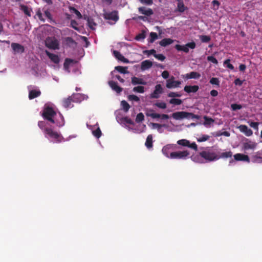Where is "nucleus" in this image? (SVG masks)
<instances>
[{"label":"nucleus","mask_w":262,"mask_h":262,"mask_svg":"<svg viewBox=\"0 0 262 262\" xmlns=\"http://www.w3.org/2000/svg\"><path fill=\"white\" fill-rule=\"evenodd\" d=\"M199 155L207 162H211L219 160L217 149H214L212 147H206L204 150L199 153Z\"/></svg>","instance_id":"nucleus-1"},{"label":"nucleus","mask_w":262,"mask_h":262,"mask_svg":"<svg viewBox=\"0 0 262 262\" xmlns=\"http://www.w3.org/2000/svg\"><path fill=\"white\" fill-rule=\"evenodd\" d=\"M44 134L45 137L50 138L54 142L60 143L63 140V138L61 134L54 131L51 128L46 129V133Z\"/></svg>","instance_id":"nucleus-2"},{"label":"nucleus","mask_w":262,"mask_h":262,"mask_svg":"<svg viewBox=\"0 0 262 262\" xmlns=\"http://www.w3.org/2000/svg\"><path fill=\"white\" fill-rule=\"evenodd\" d=\"M56 116V113L54 109L49 106H45L42 113V117L49 121L50 122H54L55 117Z\"/></svg>","instance_id":"nucleus-3"},{"label":"nucleus","mask_w":262,"mask_h":262,"mask_svg":"<svg viewBox=\"0 0 262 262\" xmlns=\"http://www.w3.org/2000/svg\"><path fill=\"white\" fill-rule=\"evenodd\" d=\"M81 97L82 96L80 94H73L71 96H69L68 98L63 100L62 105L66 108L69 107L72 102H78Z\"/></svg>","instance_id":"nucleus-4"},{"label":"nucleus","mask_w":262,"mask_h":262,"mask_svg":"<svg viewBox=\"0 0 262 262\" xmlns=\"http://www.w3.org/2000/svg\"><path fill=\"white\" fill-rule=\"evenodd\" d=\"M46 46L50 49H59V41L54 37H48L45 40Z\"/></svg>","instance_id":"nucleus-5"},{"label":"nucleus","mask_w":262,"mask_h":262,"mask_svg":"<svg viewBox=\"0 0 262 262\" xmlns=\"http://www.w3.org/2000/svg\"><path fill=\"white\" fill-rule=\"evenodd\" d=\"M196 47V44L194 41L188 42L185 45H176L175 48L179 51H183L185 53L189 52V48L191 49H194Z\"/></svg>","instance_id":"nucleus-6"},{"label":"nucleus","mask_w":262,"mask_h":262,"mask_svg":"<svg viewBox=\"0 0 262 262\" xmlns=\"http://www.w3.org/2000/svg\"><path fill=\"white\" fill-rule=\"evenodd\" d=\"M189 153L187 150L182 151L172 152L170 154V158L171 159H185L189 155Z\"/></svg>","instance_id":"nucleus-7"},{"label":"nucleus","mask_w":262,"mask_h":262,"mask_svg":"<svg viewBox=\"0 0 262 262\" xmlns=\"http://www.w3.org/2000/svg\"><path fill=\"white\" fill-rule=\"evenodd\" d=\"M163 93V90L162 85L160 84H157L155 86V90L150 95L151 99H158L160 97V94Z\"/></svg>","instance_id":"nucleus-8"},{"label":"nucleus","mask_w":262,"mask_h":262,"mask_svg":"<svg viewBox=\"0 0 262 262\" xmlns=\"http://www.w3.org/2000/svg\"><path fill=\"white\" fill-rule=\"evenodd\" d=\"M104 18L105 19L112 20L116 22L119 19L118 12L117 11H113L111 12L105 13L104 14Z\"/></svg>","instance_id":"nucleus-9"},{"label":"nucleus","mask_w":262,"mask_h":262,"mask_svg":"<svg viewBox=\"0 0 262 262\" xmlns=\"http://www.w3.org/2000/svg\"><path fill=\"white\" fill-rule=\"evenodd\" d=\"M11 47L14 54H21L25 51L24 47L19 43L13 42L11 43Z\"/></svg>","instance_id":"nucleus-10"},{"label":"nucleus","mask_w":262,"mask_h":262,"mask_svg":"<svg viewBox=\"0 0 262 262\" xmlns=\"http://www.w3.org/2000/svg\"><path fill=\"white\" fill-rule=\"evenodd\" d=\"M257 146V143L248 139H246L243 143V148L245 150L254 149Z\"/></svg>","instance_id":"nucleus-11"},{"label":"nucleus","mask_w":262,"mask_h":262,"mask_svg":"<svg viewBox=\"0 0 262 262\" xmlns=\"http://www.w3.org/2000/svg\"><path fill=\"white\" fill-rule=\"evenodd\" d=\"M53 120L54 122H52L51 123L56 124V125L58 127H61L64 125V118L60 113H59L58 115L56 114Z\"/></svg>","instance_id":"nucleus-12"},{"label":"nucleus","mask_w":262,"mask_h":262,"mask_svg":"<svg viewBox=\"0 0 262 262\" xmlns=\"http://www.w3.org/2000/svg\"><path fill=\"white\" fill-rule=\"evenodd\" d=\"M174 79V77L172 76L170 79H169L167 80L166 86L168 89L177 88L179 87V85L181 84V81H174L173 80Z\"/></svg>","instance_id":"nucleus-13"},{"label":"nucleus","mask_w":262,"mask_h":262,"mask_svg":"<svg viewBox=\"0 0 262 262\" xmlns=\"http://www.w3.org/2000/svg\"><path fill=\"white\" fill-rule=\"evenodd\" d=\"M188 112H177L172 114V117L176 120H182L188 118Z\"/></svg>","instance_id":"nucleus-14"},{"label":"nucleus","mask_w":262,"mask_h":262,"mask_svg":"<svg viewBox=\"0 0 262 262\" xmlns=\"http://www.w3.org/2000/svg\"><path fill=\"white\" fill-rule=\"evenodd\" d=\"M251 161L253 163L262 162V150H259L255 152L251 156Z\"/></svg>","instance_id":"nucleus-15"},{"label":"nucleus","mask_w":262,"mask_h":262,"mask_svg":"<svg viewBox=\"0 0 262 262\" xmlns=\"http://www.w3.org/2000/svg\"><path fill=\"white\" fill-rule=\"evenodd\" d=\"M238 128L241 132L245 134L246 136L249 137L253 134V131L246 125H240Z\"/></svg>","instance_id":"nucleus-16"},{"label":"nucleus","mask_w":262,"mask_h":262,"mask_svg":"<svg viewBox=\"0 0 262 262\" xmlns=\"http://www.w3.org/2000/svg\"><path fill=\"white\" fill-rule=\"evenodd\" d=\"M108 84L111 89L115 91L117 94H120L123 90V89L118 86L117 82L114 81H108Z\"/></svg>","instance_id":"nucleus-17"},{"label":"nucleus","mask_w":262,"mask_h":262,"mask_svg":"<svg viewBox=\"0 0 262 262\" xmlns=\"http://www.w3.org/2000/svg\"><path fill=\"white\" fill-rule=\"evenodd\" d=\"M131 82L132 84L134 85L141 84V85H146V82L143 78L137 77L134 76L131 78Z\"/></svg>","instance_id":"nucleus-18"},{"label":"nucleus","mask_w":262,"mask_h":262,"mask_svg":"<svg viewBox=\"0 0 262 262\" xmlns=\"http://www.w3.org/2000/svg\"><path fill=\"white\" fill-rule=\"evenodd\" d=\"M138 11L140 13L146 16H150L153 14L154 12L150 8L146 9L144 7H140L138 8Z\"/></svg>","instance_id":"nucleus-19"},{"label":"nucleus","mask_w":262,"mask_h":262,"mask_svg":"<svg viewBox=\"0 0 262 262\" xmlns=\"http://www.w3.org/2000/svg\"><path fill=\"white\" fill-rule=\"evenodd\" d=\"M234 159L236 161H243L249 162V157L247 155L242 154H236L234 155Z\"/></svg>","instance_id":"nucleus-20"},{"label":"nucleus","mask_w":262,"mask_h":262,"mask_svg":"<svg viewBox=\"0 0 262 262\" xmlns=\"http://www.w3.org/2000/svg\"><path fill=\"white\" fill-rule=\"evenodd\" d=\"M184 77H185L186 79H198L201 77V74L196 72H191L189 73L186 74L185 75L183 76Z\"/></svg>","instance_id":"nucleus-21"},{"label":"nucleus","mask_w":262,"mask_h":262,"mask_svg":"<svg viewBox=\"0 0 262 262\" xmlns=\"http://www.w3.org/2000/svg\"><path fill=\"white\" fill-rule=\"evenodd\" d=\"M113 54L115 57L119 60H120L124 63H127L129 62V60L125 58L124 56H123L119 51H114Z\"/></svg>","instance_id":"nucleus-22"},{"label":"nucleus","mask_w":262,"mask_h":262,"mask_svg":"<svg viewBox=\"0 0 262 262\" xmlns=\"http://www.w3.org/2000/svg\"><path fill=\"white\" fill-rule=\"evenodd\" d=\"M47 55L49 57V58L55 63H58L59 62L60 59L58 55L51 53L49 51H46Z\"/></svg>","instance_id":"nucleus-23"},{"label":"nucleus","mask_w":262,"mask_h":262,"mask_svg":"<svg viewBox=\"0 0 262 262\" xmlns=\"http://www.w3.org/2000/svg\"><path fill=\"white\" fill-rule=\"evenodd\" d=\"M152 66V62L149 60H145L141 62V69L144 71L150 69Z\"/></svg>","instance_id":"nucleus-24"},{"label":"nucleus","mask_w":262,"mask_h":262,"mask_svg":"<svg viewBox=\"0 0 262 262\" xmlns=\"http://www.w3.org/2000/svg\"><path fill=\"white\" fill-rule=\"evenodd\" d=\"M199 90V86L198 85H186L184 90L185 92L190 93H195Z\"/></svg>","instance_id":"nucleus-25"},{"label":"nucleus","mask_w":262,"mask_h":262,"mask_svg":"<svg viewBox=\"0 0 262 262\" xmlns=\"http://www.w3.org/2000/svg\"><path fill=\"white\" fill-rule=\"evenodd\" d=\"M232 156V152L231 151L221 152L219 150H217V157L219 159L221 158L226 159L229 158H231Z\"/></svg>","instance_id":"nucleus-26"},{"label":"nucleus","mask_w":262,"mask_h":262,"mask_svg":"<svg viewBox=\"0 0 262 262\" xmlns=\"http://www.w3.org/2000/svg\"><path fill=\"white\" fill-rule=\"evenodd\" d=\"M173 42V40L171 38H165L161 40L159 42V44L161 46L165 47Z\"/></svg>","instance_id":"nucleus-27"},{"label":"nucleus","mask_w":262,"mask_h":262,"mask_svg":"<svg viewBox=\"0 0 262 262\" xmlns=\"http://www.w3.org/2000/svg\"><path fill=\"white\" fill-rule=\"evenodd\" d=\"M41 94V92L40 91L36 90H31L29 92V99H34L38 96H39Z\"/></svg>","instance_id":"nucleus-28"},{"label":"nucleus","mask_w":262,"mask_h":262,"mask_svg":"<svg viewBox=\"0 0 262 262\" xmlns=\"http://www.w3.org/2000/svg\"><path fill=\"white\" fill-rule=\"evenodd\" d=\"M84 19L87 20L88 26L92 29H94V26L96 24L94 22V19L89 16H84Z\"/></svg>","instance_id":"nucleus-29"},{"label":"nucleus","mask_w":262,"mask_h":262,"mask_svg":"<svg viewBox=\"0 0 262 262\" xmlns=\"http://www.w3.org/2000/svg\"><path fill=\"white\" fill-rule=\"evenodd\" d=\"M145 145L146 147L148 149L151 148L152 147L153 145H152V135H148V136L147 137L146 140Z\"/></svg>","instance_id":"nucleus-30"},{"label":"nucleus","mask_w":262,"mask_h":262,"mask_svg":"<svg viewBox=\"0 0 262 262\" xmlns=\"http://www.w3.org/2000/svg\"><path fill=\"white\" fill-rule=\"evenodd\" d=\"M186 7L185 6L184 3L181 0H178L177 4V10L180 12H183L186 10Z\"/></svg>","instance_id":"nucleus-31"},{"label":"nucleus","mask_w":262,"mask_h":262,"mask_svg":"<svg viewBox=\"0 0 262 262\" xmlns=\"http://www.w3.org/2000/svg\"><path fill=\"white\" fill-rule=\"evenodd\" d=\"M153 110H149L146 113V115L148 117H151L152 118H160V114L154 113Z\"/></svg>","instance_id":"nucleus-32"},{"label":"nucleus","mask_w":262,"mask_h":262,"mask_svg":"<svg viewBox=\"0 0 262 262\" xmlns=\"http://www.w3.org/2000/svg\"><path fill=\"white\" fill-rule=\"evenodd\" d=\"M203 118L204 119V122L203 123V124L206 126H208L211 125L212 123H214V119H213L211 118L208 117L207 116H204L203 117Z\"/></svg>","instance_id":"nucleus-33"},{"label":"nucleus","mask_w":262,"mask_h":262,"mask_svg":"<svg viewBox=\"0 0 262 262\" xmlns=\"http://www.w3.org/2000/svg\"><path fill=\"white\" fill-rule=\"evenodd\" d=\"M38 126L44 134L46 133V129L50 128V127L46 126L47 123L43 121H38Z\"/></svg>","instance_id":"nucleus-34"},{"label":"nucleus","mask_w":262,"mask_h":262,"mask_svg":"<svg viewBox=\"0 0 262 262\" xmlns=\"http://www.w3.org/2000/svg\"><path fill=\"white\" fill-rule=\"evenodd\" d=\"M121 105L122 110L126 113L128 111L130 107L129 104L125 100H122L121 101Z\"/></svg>","instance_id":"nucleus-35"},{"label":"nucleus","mask_w":262,"mask_h":262,"mask_svg":"<svg viewBox=\"0 0 262 262\" xmlns=\"http://www.w3.org/2000/svg\"><path fill=\"white\" fill-rule=\"evenodd\" d=\"M115 70L122 74H127L128 73V71H127V67H122V66H117L115 67Z\"/></svg>","instance_id":"nucleus-36"},{"label":"nucleus","mask_w":262,"mask_h":262,"mask_svg":"<svg viewBox=\"0 0 262 262\" xmlns=\"http://www.w3.org/2000/svg\"><path fill=\"white\" fill-rule=\"evenodd\" d=\"M143 86L139 85L133 88V91L135 93H144L145 92Z\"/></svg>","instance_id":"nucleus-37"},{"label":"nucleus","mask_w":262,"mask_h":262,"mask_svg":"<svg viewBox=\"0 0 262 262\" xmlns=\"http://www.w3.org/2000/svg\"><path fill=\"white\" fill-rule=\"evenodd\" d=\"M69 9L71 11L74 13L76 15V16L78 19L82 18V16L81 14L76 8H75L74 7H70Z\"/></svg>","instance_id":"nucleus-38"},{"label":"nucleus","mask_w":262,"mask_h":262,"mask_svg":"<svg viewBox=\"0 0 262 262\" xmlns=\"http://www.w3.org/2000/svg\"><path fill=\"white\" fill-rule=\"evenodd\" d=\"M209 82L212 85H215L217 87H219L220 85V81L219 78L216 77H212L210 79Z\"/></svg>","instance_id":"nucleus-39"},{"label":"nucleus","mask_w":262,"mask_h":262,"mask_svg":"<svg viewBox=\"0 0 262 262\" xmlns=\"http://www.w3.org/2000/svg\"><path fill=\"white\" fill-rule=\"evenodd\" d=\"M170 146L167 145L166 146H164L162 150L163 154L165 156L168 158H170V156H169V150L170 149Z\"/></svg>","instance_id":"nucleus-40"},{"label":"nucleus","mask_w":262,"mask_h":262,"mask_svg":"<svg viewBox=\"0 0 262 262\" xmlns=\"http://www.w3.org/2000/svg\"><path fill=\"white\" fill-rule=\"evenodd\" d=\"M21 10L24 12V13L28 16H31V12L27 6L22 5L20 6Z\"/></svg>","instance_id":"nucleus-41"},{"label":"nucleus","mask_w":262,"mask_h":262,"mask_svg":"<svg viewBox=\"0 0 262 262\" xmlns=\"http://www.w3.org/2000/svg\"><path fill=\"white\" fill-rule=\"evenodd\" d=\"M199 38L201 41L204 43L208 42L211 40V37L207 35H200Z\"/></svg>","instance_id":"nucleus-42"},{"label":"nucleus","mask_w":262,"mask_h":262,"mask_svg":"<svg viewBox=\"0 0 262 262\" xmlns=\"http://www.w3.org/2000/svg\"><path fill=\"white\" fill-rule=\"evenodd\" d=\"M177 143L180 145L188 147L189 144V141L186 139H181L178 140Z\"/></svg>","instance_id":"nucleus-43"},{"label":"nucleus","mask_w":262,"mask_h":262,"mask_svg":"<svg viewBox=\"0 0 262 262\" xmlns=\"http://www.w3.org/2000/svg\"><path fill=\"white\" fill-rule=\"evenodd\" d=\"M169 103L174 105H180L182 103V100L177 98H172L169 100Z\"/></svg>","instance_id":"nucleus-44"},{"label":"nucleus","mask_w":262,"mask_h":262,"mask_svg":"<svg viewBox=\"0 0 262 262\" xmlns=\"http://www.w3.org/2000/svg\"><path fill=\"white\" fill-rule=\"evenodd\" d=\"M146 37L145 32L144 31H142L141 33L138 34L135 37V39L138 41H140L141 40H143Z\"/></svg>","instance_id":"nucleus-45"},{"label":"nucleus","mask_w":262,"mask_h":262,"mask_svg":"<svg viewBox=\"0 0 262 262\" xmlns=\"http://www.w3.org/2000/svg\"><path fill=\"white\" fill-rule=\"evenodd\" d=\"M210 138V136L207 135H203L201 137L197 138V141L199 142H202L207 141Z\"/></svg>","instance_id":"nucleus-46"},{"label":"nucleus","mask_w":262,"mask_h":262,"mask_svg":"<svg viewBox=\"0 0 262 262\" xmlns=\"http://www.w3.org/2000/svg\"><path fill=\"white\" fill-rule=\"evenodd\" d=\"M127 99L129 101L139 102L140 98L136 95H129L127 96Z\"/></svg>","instance_id":"nucleus-47"},{"label":"nucleus","mask_w":262,"mask_h":262,"mask_svg":"<svg viewBox=\"0 0 262 262\" xmlns=\"http://www.w3.org/2000/svg\"><path fill=\"white\" fill-rule=\"evenodd\" d=\"M73 62V60L70 58H66L63 63V67L64 69L68 70L71 63Z\"/></svg>","instance_id":"nucleus-48"},{"label":"nucleus","mask_w":262,"mask_h":262,"mask_svg":"<svg viewBox=\"0 0 262 262\" xmlns=\"http://www.w3.org/2000/svg\"><path fill=\"white\" fill-rule=\"evenodd\" d=\"M144 120V116L142 113H140L137 114L136 118V121L137 123L141 122Z\"/></svg>","instance_id":"nucleus-49"},{"label":"nucleus","mask_w":262,"mask_h":262,"mask_svg":"<svg viewBox=\"0 0 262 262\" xmlns=\"http://www.w3.org/2000/svg\"><path fill=\"white\" fill-rule=\"evenodd\" d=\"M92 133L93 135L97 138H99L102 134L101 131L99 127L97 128L96 130H93Z\"/></svg>","instance_id":"nucleus-50"},{"label":"nucleus","mask_w":262,"mask_h":262,"mask_svg":"<svg viewBox=\"0 0 262 262\" xmlns=\"http://www.w3.org/2000/svg\"><path fill=\"white\" fill-rule=\"evenodd\" d=\"M158 38V35L155 32H151L150 33V39L149 42L152 43L156 39Z\"/></svg>","instance_id":"nucleus-51"},{"label":"nucleus","mask_w":262,"mask_h":262,"mask_svg":"<svg viewBox=\"0 0 262 262\" xmlns=\"http://www.w3.org/2000/svg\"><path fill=\"white\" fill-rule=\"evenodd\" d=\"M182 95L177 92H170L168 94V97L174 98L175 97H180Z\"/></svg>","instance_id":"nucleus-52"},{"label":"nucleus","mask_w":262,"mask_h":262,"mask_svg":"<svg viewBox=\"0 0 262 262\" xmlns=\"http://www.w3.org/2000/svg\"><path fill=\"white\" fill-rule=\"evenodd\" d=\"M231 107L232 111H235L241 109L242 108V106L241 104L233 103L231 105Z\"/></svg>","instance_id":"nucleus-53"},{"label":"nucleus","mask_w":262,"mask_h":262,"mask_svg":"<svg viewBox=\"0 0 262 262\" xmlns=\"http://www.w3.org/2000/svg\"><path fill=\"white\" fill-rule=\"evenodd\" d=\"M154 105L162 109H165L166 108V104L165 102H156Z\"/></svg>","instance_id":"nucleus-54"},{"label":"nucleus","mask_w":262,"mask_h":262,"mask_svg":"<svg viewBox=\"0 0 262 262\" xmlns=\"http://www.w3.org/2000/svg\"><path fill=\"white\" fill-rule=\"evenodd\" d=\"M230 60L228 59H226L224 62V64L225 65H226L227 67L231 70H233L234 69V66L230 63Z\"/></svg>","instance_id":"nucleus-55"},{"label":"nucleus","mask_w":262,"mask_h":262,"mask_svg":"<svg viewBox=\"0 0 262 262\" xmlns=\"http://www.w3.org/2000/svg\"><path fill=\"white\" fill-rule=\"evenodd\" d=\"M207 60L212 63L217 64L218 63L217 60L213 56H209L207 57Z\"/></svg>","instance_id":"nucleus-56"},{"label":"nucleus","mask_w":262,"mask_h":262,"mask_svg":"<svg viewBox=\"0 0 262 262\" xmlns=\"http://www.w3.org/2000/svg\"><path fill=\"white\" fill-rule=\"evenodd\" d=\"M140 2L144 5L150 6L153 4V0H139Z\"/></svg>","instance_id":"nucleus-57"},{"label":"nucleus","mask_w":262,"mask_h":262,"mask_svg":"<svg viewBox=\"0 0 262 262\" xmlns=\"http://www.w3.org/2000/svg\"><path fill=\"white\" fill-rule=\"evenodd\" d=\"M78 24L75 20L72 19L71 21V27H72L76 30H79L78 28L77 27Z\"/></svg>","instance_id":"nucleus-58"},{"label":"nucleus","mask_w":262,"mask_h":262,"mask_svg":"<svg viewBox=\"0 0 262 262\" xmlns=\"http://www.w3.org/2000/svg\"><path fill=\"white\" fill-rule=\"evenodd\" d=\"M65 41L67 44H76L75 41L71 37H66Z\"/></svg>","instance_id":"nucleus-59"},{"label":"nucleus","mask_w":262,"mask_h":262,"mask_svg":"<svg viewBox=\"0 0 262 262\" xmlns=\"http://www.w3.org/2000/svg\"><path fill=\"white\" fill-rule=\"evenodd\" d=\"M154 57L160 61H164L165 59V57L161 54H155Z\"/></svg>","instance_id":"nucleus-60"},{"label":"nucleus","mask_w":262,"mask_h":262,"mask_svg":"<svg viewBox=\"0 0 262 262\" xmlns=\"http://www.w3.org/2000/svg\"><path fill=\"white\" fill-rule=\"evenodd\" d=\"M188 118H191V119H200L201 116L198 115H195L192 113H188Z\"/></svg>","instance_id":"nucleus-61"},{"label":"nucleus","mask_w":262,"mask_h":262,"mask_svg":"<svg viewBox=\"0 0 262 262\" xmlns=\"http://www.w3.org/2000/svg\"><path fill=\"white\" fill-rule=\"evenodd\" d=\"M188 147L194 149L195 151L198 150V145L196 144L195 142H193L192 143H190L189 142V144L188 145Z\"/></svg>","instance_id":"nucleus-62"},{"label":"nucleus","mask_w":262,"mask_h":262,"mask_svg":"<svg viewBox=\"0 0 262 262\" xmlns=\"http://www.w3.org/2000/svg\"><path fill=\"white\" fill-rule=\"evenodd\" d=\"M144 54H147L148 56L152 54L154 56L155 54H156V50L154 49H151L150 50H145L143 52Z\"/></svg>","instance_id":"nucleus-63"},{"label":"nucleus","mask_w":262,"mask_h":262,"mask_svg":"<svg viewBox=\"0 0 262 262\" xmlns=\"http://www.w3.org/2000/svg\"><path fill=\"white\" fill-rule=\"evenodd\" d=\"M249 125L251 127H253L254 129H258V126L259 125V123L258 122H251Z\"/></svg>","instance_id":"nucleus-64"}]
</instances>
